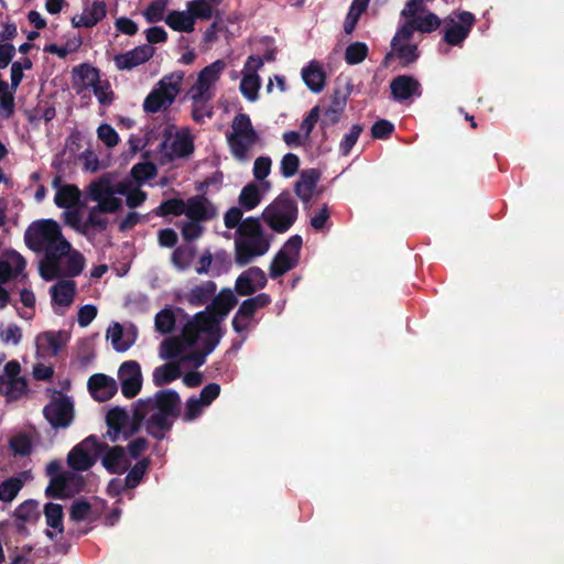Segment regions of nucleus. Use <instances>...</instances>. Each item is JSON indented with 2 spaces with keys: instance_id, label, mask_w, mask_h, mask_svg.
Instances as JSON below:
<instances>
[{
  "instance_id": "obj_49",
  "label": "nucleus",
  "mask_w": 564,
  "mask_h": 564,
  "mask_svg": "<svg viewBox=\"0 0 564 564\" xmlns=\"http://www.w3.org/2000/svg\"><path fill=\"white\" fill-rule=\"evenodd\" d=\"M100 213H106L104 209H96V206H93L89 209L87 219L84 221L83 235L87 236L91 228L97 229L98 231L106 230L108 226V220L99 216Z\"/></svg>"
},
{
  "instance_id": "obj_51",
  "label": "nucleus",
  "mask_w": 564,
  "mask_h": 564,
  "mask_svg": "<svg viewBox=\"0 0 564 564\" xmlns=\"http://www.w3.org/2000/svg\"><path fill=\"white\" fill-rule=\"evenodd\" d=\"M156 166L152 162H139L131 169V176L138 182L143 183L156 175Z\"/></svg>"
},
{
  "instance_id": "obj_24",
  "label": "nucleus",
  "mask_w": 564,
  "mask_h": 564,
  "mask_svg": "<svg viewBox=\"0 0 564 564\" xmlns=\"http://www.w3.org/2000/svg\"><path fill=\"white\" fill-rule=\"evenodd\" d=\"M129 422L128 412L120 408L115 406L110 409L106 415V423L108 426V436L112 442H116L119 438L122 429Z\"/></svg>"
},
{
  "instance_id": "obj_2",
  "label": "nucleus",
  "mask_w": 564,
  "mask_h": 564,
  "mask_svg": "<svg viewBox=\"0 0 564 564\" xmlns=\"http://www.w3.org/2000/svg\"><path fill=\"white\" fill-rule=\"evenodd\" d=\"M25 245L35 252L68 254L70 243L64 238L61 226L54 219L32 223L24 234Z\"/></svg>"
},
{
  "instance_id": "obj_27",
  "label": "nucleus",
  "mask_w": 564,
  "mask_h": 564,
  "mask_svg": "<svg viewBox=\"0 0 564 564\" xmlns=\"http://www.w3.org/2000/svg\"><path fill=\"white\" fill-rule=\"evenodd\" d=\"M181 367L176 362H166L154 369L152 380L155 387H163L181 377Z\"/></svg>"
},
{
  "instance_id": "obj_63",
  "label": "nucleus",
  "mask_w": 564,
  "mask_h": 564,
  "mask_svg": "<svg viewBox=\"0 0 564 564\" xmlns=\"http://www.w3.org/2000/svg\"><path fill=\"white\" fill-rule=\"evenodd\" d=\"M302 245H303L302 237L300 235H294V236H291L285 241V243L279 251L284 252V254L291 257L292 259H296V261L299 262Z\"/></svg>"
},
{
  "instance_id": "obj_12",
  "label": "nucleus",
  "mask_w": 564,
  "mask_h": 564,
  "mask_svg": "<svg viewBox=\"0 0 564 564\" xmlns=\"http://www.w3.org/2000/svg\"><path fill=\"white\" fill-rule=\"evenodd\" d=\"M72 486L75 487L76 492H79L84 487L83 477L74 471H64L63 475H57L50 479L48 486L45 489V496L52 499L68 498L67 489Z\"/></svg>"
},
{
  "instance_id": "obj_4",
  "label": "nucleus",
  "mask_w": 564,
  "mask_h": 564,
  "mask_svg": "<svg viewBox=\"0 0 564 564\" xmlns=\"http://www.w3.org/2000/svg\"><path fill=\"white\" fill-rule=\"evenodd\" d=\"M297 203L288 191L279 194L262 212L261 218L275 232H286L296 221Z\"/></svg>"
},
{
  "instance_id": "obj_32",
  "label": "nucleus",
  "mask_w": 564,
  "mask_h": 564,
  "mask_svg": "<svg viewBox=\"0 0 564 564\" xmlns=\"http://www.w3.org/2000/svg\"><path fill=\"white\" fill-rule=\"evenodd\" d=\"M192 322L198 327L202 333H212L221 329V321L208 308L198 312L194 315Z\"/></svg>"
},
{
  "instance_id": "obj_35",
  "label": "nucleus",
  "mask_w": 564,
  "mask_h": 564,
  "mask_svg": "<svg viewBox=\"0 0 564 564\" xmlns=\"http://www.w3.org/2000/svg\"><path fill=\"white\" fill-rule=\"evenodd\" d=\"M28 388L26 379H8L0 377V394L10 399H19Z\"/></svg>"
},
{
  "instance_id": "obj_62",
  "label": "nucleus",
  "mask_w": 564,
  "mask_h": 564,
  "mask_svg": "<svg viewBox=\"0 0 564 564\" xmlns=\"http://www.w3.org/2000/svg\"><path fill=\"white\" fill-rule=\"evenodd\" d=\"M97 135L108 148H113L119 143L117 131L108 123H102L98 127Z\"/></svg>"
},
{
  "instance_id": "obj_17",
  "label": "nucleus",
  "mask_w": 564,
  "mask_h": 564,
  "mask_svg": "<svg viewBox=\"0 0 564 564\" xmlns=\"http://www.w3.org/2000/svg\"><path fill=\"white\" fill-rule=\"evenodd\" d=\"M91 397L98 402L110 400L118 391V384L112 377L105 373L93 375L87 382Z\"/></svg>"
},
{
  "instance_id": "obj_52",
  "label": "nucleus",
  "mask_w": 564,
  "mask_h": 564,
  "mask_svg": "<svg viewBox=\"0 0 564 564\" xmlns=\"http://www.w3.org/2000/svg\"><path fill=\"white\" fill-rule=\"evenodd\" d=\"M23 486L21 479L11 477L6 479L0 485V500L4 502L12 501L19 494Z\"/></svg>"
},
{
  "instance_id": "obj_11",
  "label": "nucleus",
  "mask_w": 564,
  "mask_h": 564,
  "mask_svg": "<svg viewBox=\"0 0 564 564\" xmlns=\"http://www.w3.org/2000/svg\"><path fill=\"white\" fill-rule=\"evenodd\" d=\"M121 383V393L127 399L134 398L142 388L141 367L135 360H128L121 364L118 370Z\"/></svg>"
},
{
  "instance_id": "obj_6",
  "label": "nucleus",
  "mask_w": 564,
  "mask_h": 564,
  "mask_svg": "<svg viewBox=\"0 0 564 564\" xmlns=\"http://www.w3.org/2000/svg\"><path fill=\"white\" fill-rule=\"evenodd\" d=\"M115 194V187L108 176L93 181L87 191L89 199L98 203L96 209H104L109 214L118 212L122 206L121 199Z\"/></svg>"
},
{
  "instance_id": "obj_30",
  "label": "nucleus",
  "mask_w": 564,
  "mask_h": 564,
  "mask_svg": "<svg viewBox=\"0 0 564 564\" xmlns=\"http://www.w3.org/2000/svg\"><path fill=\"white\" fill-rule=\"evenodd\" d=\"M227 140L231 154L239 161L248 160L249 149L257 142L251 141L250 137H241L237 134H229Z\"/></svg>"
},
{
  "instance_id": "obj_1",
  "label": "nucleus",
  "mask_w": 564,
  "mask_h": 564,
  "mask_svg": "<svg viewBox=\"0 0 564 564\" xmlns=\"http://www.w3.org/2000/svg\"><path fill=\"white\" fill-rule=\"evenodd\" d=\"M272 236L267 235L257 217H247L240 224L235 238V261L245 267L270 249Z\"/></svg>"
},
{
  "instance_id": "obj_16",
  "label": "nucleus",
  "mask_w": 564,
  "mask_h": 564,
  "mask_svg": "<svg viewBox=\"0 0 564 564\" xmlns=\"http://www.w3.org/2000/svg\"><path fill=\"white\" fill-rule=\"evenodd\" d=\"M153 54L154 48L149 44H143L126 53L117 54L113 61L118 69L130 70L148 62Z\"/></svg>"
},
{
  "instance_id": "obj_20",
  "label": "nucleus",
  "mask_w": 564,
  "mask_h": 564,
  "mask_svg": "<svg viewBox=\"0 0 564 564\" xmlns=\"http://www.w3.org/2000/svg\"><path fill=\"white\" fill-rule=\"evenodd\" d=\"M319 177L321 173L316 169L304 170L300 174V178L294 184V192L303 203L311 200Z\"/></svg>"
},
{
  "instance_id": "obj_10",
  "label": "nucleus",
  "mask_w": 564,
  "mask_h": 564,
  "mask_svg": "<svg viewBox=\"0 0 564 564\" xmlns=\"http://www.w3.org/2000/svg\"><path fill=\"white\" fill-rule=\"evenodd\" d=\"M457 22L451 19L444 29V41L452 46H459L469 35L476 18L471 12L458 11L456 13Z\"/></svg>"
},
{
  "instance_id": "obj_54",
  "label": "nucleus",
  "mask_w": 564,
  "mask_h": 564,
  "mask_svg": "<svg viewBox=\"0 0 564 564\" xmlns=\"http://www.w3.org/2000/svg\"><path fill=\"white\" fill-rule=\"evenodd\" d=\"M25 268V261L17 254L15 268H12L8 261L0 260V284L7 283L13 276L19 275Z\"/></svg>"
},
{
  "instance_id": "obj_34",
  "label": "nucleus",
  "mask_w": 564,
  "mask_h": 564,
  "mask_svg": "<svg viewBox=\"0 0 564 564\" xmlns=\"http://www.w3.org/2000/svg\"><path fill=\"white\" fill-rule=\"evenodd\" d=\"M196 254V248L191 245H183L175 248L172 253V263L181 271L188 269Z\"/></svg>"
},
{
  "instance_id": "obj_25",
  "label": "nucleus",
  "mask_w": 564,
  "mask_h": 564,
  "mask_svg": "<svg viewBox=\"0 0 564 564\" xmlns=\"http://www.w3.org/2000/svg\"><path fill=\"white\" fill-rule=\"evenodd\" d=\"M52 302L59 306H69L76 293V283L73 280H62L50 290Z\"/></svg>"
},
{
  "instance_id": "obj_8",
  "label": "nucleus",
  "mask_w": 564,
  "mask_h": 564,
  "mask_svg": "<svg viewBox=\"0 0 564 564\" xmlns=\"http://www.w3.org/2000/svg\"><path fill=\"white\" fill-rule=\"evenodd\" d=\"M138 402L147 412L156 409L158 412L171 415L173 419L181 414V397L175 390H159L153 398L140 399Z\"/></svg>"
},
{
  "instance_id": "obj_64",
  "label": "nucleus",
  "mask_w": 564,
  "mask_h": 564,
  "mask_svg": "<svg viewBox=\"0 0 564 564\" xmlns=\"http://www.w3.org/2000/svg\"><path fill=\"white\" fill-rule=\"evenodd\" d=\"M204 404L196 397H191L185 404V412L183 414V421L192 422L197 419L203 411Z\"/></svg>"
},
{
  "instance_id": "obj_58",
  "label": "nucleus",
  "mask_w": 564,
  "mask_h": 564,
  "mask_svg": "<svg viewBox=\"0 0 564 564\" xmlns=\"http://www.w3.org/2000/svg\"><path fill=\"white\" fill-rule=\"evenodd\" d=\"M256 312H257V308L251 304V302L248 299L245 300L240 304L236 315L232 318L231 324H232L234 330L238 334H241L242 327H239V321L241 319V317H247L249 321H251L253 318Z\"/></svg>"
},
{
  "instance_id": "obj_26",
  "label": "nucleus",
  "mask_w": 564,
  "mask_h": 564,
  "mask_svg": "<svg viewBox=\"0 0 564 564\" xmlns=\"http://www.w3.org/2000/svg\"><path fill=\"white\" fill-rule=\"evenodd\" d=\"M165 23L174 31L191 33L195 29V22L189 10H173L164 19Z\"/></svg>"
},
{
  "instance_id": "obj_33",
  "label": "nucleus",
  "mask_w": 564,
  "mask_h": 564,
  "mask_svg": "<svg viewBox=\"0 0 564 564\" xmlns=\"http://www.w3.org/2000/svg\"><path fill=\"white\" fill-rule=\"evenodd\" d=\"M297 263L296 259H292L284 254V252L278 251L270 265V276L272 279H278L284 275L288 271L294 269Z\"/></svg>"
},
{
  "instance_id": "obj_31",
  "label": "nucleus",
  "mask_w": 564,
  "mask_h": 564,
  "mask_svg": "<svg viewBox=\"0 0 564 564\" xmlns=\"http://www.w3.org/2000/svg\"><path fill=\"white\" fill-rule=\"evenodd\" d=\"M65 256L53 251L45 253V259L40 264V274L45 281H52L58 276L59 260Z\"/></svg>"
},
{
  "instance_id": "obj_19",
  "label": "nucleus",
  "mask_w": 564,
  "mask_h": 564,
  "mask_svg": "<svg viewBox=\"0 0 564 564\" xmlns=\"http://www.w3.org/2000/svg\"><path fill=\"white\" fill-rule=\"evenodd\" d=\"M102 453L101 464L109 474L121 475L129 469L131 463L122 446H108V448H105Z\"/></svg>"
},
{
  "instance_id": "obj_57",
  "label": "nucleus",
  "mask_w": 564,
  "mask_h": 564,
  "mask_svg": "<svg viewBox=\"0 0 564 564\" xmlns=\"http://www.w3.org/2000/svg\"><path fill=\"white\" fill-rule=\"evenodd\" d=\"M362 132V126L359 123L352 124L350 131L346 133L339 143V152L343 156L350 154L354 145L357 143Z\"/></svg>"
},
{
  "instance_id": "obj_7",
  "label": "nucleus",
  "mask_w": 564,
  "mask_h": 564,
  "mask_svg": "<svg viewBox=\"0 0 564 564\" xmlns=\"http://www.w3.org/2000/svg\"><path fill=\"white\" fill-rule=\"evenodd\" d=\"M225 67V62L217 59L198 73L197 80L191 89L193 102L209 101L212 99L209 88L219 79Z\"/></svg>"
},
{
  "instance_id": "obj_3",
  "label": "nucleus",
  "mask_w": 564,
  "mask_h": 564,
  "mask_svg": "<svg viewBox=\"0 0 564 564\" xmlns=\"http://www.w3.org/2000/svg\"><path fill=\"white\" fill-rule=\"evenodd\" d=\"M184 77L185 73L183 70L164 75L144 98V112L156 113L167 110L181 93Z\"/></svg>"
},
{
  "instance_id": "obj_23",
  "label": "nucleus",
  "mask_w": 564,
  "mask_h": 564,
  "mask_svg": "<svg viewBox=\"0 0 564 564\" xmlns=\"http://www.w3.org/2000/svg\"><path fill=\"white\" fill-rule=\"evenodd\" d=\"M303 82L313 93H321L325 87V72L316 61H311L301 72Z\"/></svg>"
},
{
  "instance_id": "obj_28",
  "label": "nucleus",
  "mask_w": 564,
  "mask_h": 564,
  "mask_svg": "<svg viewBox=\"0 0 564 564\" xmlns=\"http://www.w3.org/2000/svg\"><path fill=\"white\" fill-rule=\"evenodd\" d=\"M217 285L214 281H206L194 286L187 294V301L191 305L200 306L206 304L216 292Z\"/></svg>"
},
{
  "instance_id": "obj_14",
  "label": "nucleus",
  "mask_w": 564,
  "mask_h": 564,
  "mask_svg": "<svg viewBox=\"0 0 564 564\" xmlns=\"http://www.w3.org/2000/svg\"><path fill=\"white\" fill-rule=\"evenodd\" d=\"M194 138L189 130L185 128L175 132L174 139L169 142L167 149L159 151L167 161H173L175 159L188 158L194 153Z\"/></svg>"
},
{
  "instance_id": "obj_50",
  "label": "nucleus",
  "mask_w": 564,
  "mask_h": 564,
  "mask_svg": "<svg viewBox=\"0 0 564 564\" xmlns=\"http://www.w3.org/2000/svg\"><path fill=\"white\" fill-rule=\"evenodd\" d=\"M368 51L364 42L351 43L345 50V61L348 65L360 64L367 57Z\"/></svg>"
},
{
  "instance_id": "obj_18",
  "label": "nucleus",
  "mask_w": 564,
  "mask_h": 564,
  "mask_svg": "<svg viewBox=\"0 0 564 564\" xmlns=\"http://www.w3.org/2000/svg\"><path fill=\"white\" fill-rule=\"evenodd\" d=\"M68 340L69 334L66 332H44L36 336V347L43 356L55 357Z\"/></svg>"
},
{
  "instance_id": "obj_61",
  "label": "nucleus",
  "mask_w": 564,
  "mask_h": 564,
  "mask_svg": "<svg viewBox=\"0 0 564 564\" xmlns=\"http://www.w3.org/2000/svg\"><path fill=\"white\" fill-rule=\"evenodd\" d=\"M299 167H300V159L296 154L288 153L282 158L280 170H281V174L284 177L289 178V177L294 176L297 173Z\"/></svg>"
},
{
  "instance_id": "obj_42",
  "label": "nucleus",
  "mask_w": 564,
  "mask_h": 564,
  "mask_svg": "<svg viewBox=\"0 0 564 564\" xmlns=\"http://www.w3.org/2000/svg\"><path fill=\"white\" fill-rule=\"evenodd\" d=\"M150 467V458L144 457L132 466L126 476V486L129 489H134L142 481L147 470Z\"/></svg>"
},
{
  "instance_id": "obj_46",
  "label": "nucleus",
  "mask_w": 564,
  "mask_h": 564,
  "mask_svg": "<svg viewBox=\"0 0 564 564\" xmlns=\"http://www.w3.org/2000/svg\"><path fill=\"white\" fill-rule=\"evenodd\" d=\"M155 328L163 335L171 334L175 328V314L172 308L165 307L155 315Z\"/></svg>"
},
{
  "instance_id": "obj_37",
  "label": "nucleus",
  "mask_w": 564,
  "mask_h": 564,
  "mask_svg": "<svg viewBox=\"0 0 564 564\" xmlns=\"http://www.w3.org/2000/svg\"><path fill=\"white\" fill-rule=\"evenodd\" d=\"M44 516L47 527L57 530L59 533L64 531L63 524V507L58 503L47 502L44 505Z\"/></svg>"
},
{
  "instance_id": "obj_40",
  "label": "nucleus",
  "mask_w": 564,
  "mask_h": 564,
  "mask_svg": "<svg viewBox=\"0 0 564 564\" xmlns=\"http://www.w3.org/2000/svg\"><path fill=\"white\" fill-rule=\"evenodd\" d=\"M9 446L15 456L24 457L32 453L33 442L28 433L20 432L10 438Z\"/></svg>"
},
{
  "instance_id": "obj_5",
  "label": "nucleus",
  "mask_w": 564,
  "mask_h": 564,
  "mask_svg": "<svg viewBox=\"0 0 564 564\" xmlns=\"http://www.w3.org/2000/svg\"><path fill=\"white\" fill-rule=\"evenodd\" d=\"M105 448L106 443L99 442L96 435H89L79 444L74 446L67 455V464L75 471H86L90 469Z\"/></svg>"
},
{
  "instance_id": "obj_48",
  "label": "nucleus",
  "mask_w": 564,
  "mask_h": 564,
  "mask_svg": "<svg viewBox=\"0 0 564 564\" xmlns=\"http://www.w3.org/2000/svg\"><path fill=\"white\" fill-rule=\"evenodd\" d=\"M186 349L184 341L180 337H169L161 344V356L165 359H175Z\"/></svg>"
},
{
  "instance_id": "obj_56",
  "label": "nucleus",
  "mask_w": 564,
  "mask_h": 564,
  "mask_svg": "<svg viewBox=\"0 0 564 564\" xmlns=\"http://www.w3.org/2000/svg\"><path fill=\"white\" fill-rule=\"evenodd\" d=\"M412 20L415 24L416 31L422 33H431L441 25L440 18L433 12H429L423 17L416 15Z\"/></svg>"
},
{
  "instance_id": "obj_47",
  "label": "nucleus",
  "mask_w": 564,
  "mask_h": 564,
  "mask_svg": "<svg viewBox=\"0 0 564 564\" xmlns=\"http://www.w3.org/2000/svg\"><path fill=\"white\" fill-rule=\"evenodd\" d=\"M260 77L258 74H243L240 82L241 94L250 101H256L259 97Z\"/></svg>"
},
{
  "instance_id": "obj_21",
  "label": "nucleus",
  "mask_w": 564,
  "mask_h": 564,
  "mask_svg": "<svg viewBox=\"0 0 564 564\" xmlns=\"http://www.w3.org/2000/svg\"><path fill=\"white\" fill-rule=\"evenodd\" d=\"M237 303V296L230 289H221L206 307L223 322Z\"/></svg>"
},
{
  "instance_id": "obj_53",
  "label": "nucleus",
  "mask_w": 564,
  "mask_h": 564,
  "mask_svg": "<svg viewBox=\"0 0 564 564\" xmlns=\"http://www.w3.org/2000/svg\"><path fill=\"white\" fill-rule=\"evenodd\" d=\"M167 7V0H154L149 3L143 12L148 23H156L164 20V12Z\"/></svg>"
},
{
  "instance_id": "obj_44",
  "label": "nucleus",
  "mask_w": 564,
  "mask_h": 564,
  "mask_svg": "<svg viewBox=\"0 0 564 564\" xmlns=\"http://www.w3.org/2000/svg\"><path fill=\"white\" fill-rule=\"evenodd\" d=\"M395 56L400 59L403 67H406L417 61L420 57L419 48L416 44H398L391 46Z\"/></svg>"
},
{
  "instance_id": "obj_59",
  "label": "nucleus",
  "mask_w": 564,
  "mask_h": 564,
  "mask_svg": "<svg viewBox=\"0 0 564 564\" xmlns=\"http://www.w3.org/2000/svg\"><path fill=\"white\" fill-rule=\"evenodd\" d=\"M90 512H91V505L85 499H79V500H75L72 503L70 510H69V517H70V520L79 522V521H84V520L88 519Z\"/></svg>"
},
{
  "instance_id": "obj_22",
  "label": "nucleus",
  "mask_w": 564,
  "mask_h": 564,
  "mask_svg": "<svg viewBox=\"0 0 564 564\" xmlns=\"http://www.w3.org/2000/svg\"><path fill=\"white\" fill-rule=\"evenodd\" d=\"M173 420L171 415L155 412L147 420L145 430L152 437L162 441L165 434L172 430Z\"/></svg>"
},
{
  "instance_id": "obj_45",
  "label": "nucleus",
  "mask_w": 564,
  "mask_h": 564,
  "mask_svg": "<svg viewBox=\"0 0 564 564\" xmlns=\"http://www.w3.org/2000/svg\"><path fill=\"white\" fill-rule=\"evenodd\" d=\"M186 204L182 198H170L163 200L155 209L156 216L165 217L167 215L181 216L185 215Z\"/></svg>"
},
{
  "instance_id": "obj_55",
  "label": "nucleus",
  "mask_w": 564,
  "mask_h": 564,
  "mask_svg": "<svg viewBox=\"0 0 564 564\" xmlns=\"http://www.w3.org/2000/svg\"><path fill=\"white\" fill-rule=\"evenodd\" d=\"M93 88L94 95L97 97L98 102L104 106H110L115 100V93L111 89L109 80H99Z\"/></svg>"
},
{
  "instance_id": "obj_43",
  "label": "nucleus",
  "mask_w": 564,
  "mask_h": 564,
  "mask_svg": "<svg viewBox=\"0 0 564 564\" xmlns=\"http://www.w3.org/2000/svg\"><path fill=\"white\" fill-rule=\"evenodd\" d=\"M73 72L78 76L85 88L94 87L101 79L100 70L87 63L75 67Z\"/></svg>"
},
{
  "instance_id": "obj_13",
  "label": "nucleus",
  "mask_w": 564,
  "mask_h": 564,
  "mask_svg": "<svg viewBox=\"0 0 564 564\" xmlns=\"http://www.w3.org/2000/svg\"><path fill=\"white\" fill-rule=\"evenodd\" d=\"M392 99L398 102L422 96L421 83L412 75H398L390 82Z\"/></svg>"
},
{
  "instance_id": "obj_60",
  "label": "nucleus",
  "mask_w": 564,
  "mask_h": 564,
  "mask_svg": "<svg viewBox=\"0 0 564 564\" xmlns=\"http://www.w3.org/2000/svg\"><path fill=\"white\" fill-rule=\"evenodd\" d=\"M394 131V124L387 119L377 120L371 127V137L373 139L386 140Z\"/></svg>"
},
{
  "instance_id": "obj_39",
  "label": "nucleus",
  "mask_w": 564,
  "mask_h": 564,
  "mask_svg": "<svg viewBox=\"0 0 564 564\" xmlns=\"http://www.w3.org/2000/svg\"><path fill=\"white\" fill-rule=\"evenodd\" d=\"M40 516L39 502L33 499L23 501L14 510V517L22 522H35L39 520Z\"/></svg>"
},
{
  "instance_id": "obj_41",
  "label": "nucleus",
  "mask_w": 564,
  "mask_h": 564,
  "mask_svg": "<svg viewBox=\"0 0 564 564\" xmlns=\"http://www.w3.org/2000/svg\"><path fill=\"white\" fill-rule=\"evenodd\" d=\"M231 127L234 130L231 134L250 137L251 141L258 140L257 131L253 129L251 119L247 113H238L235 116Z\"/></svg>"
},
{
  "instance_id": "obj_29",
  "label": "nucleus",
  "mask_w": 564,
  "mask_h": 564,
  "mask_svg": "<svg viewBox=\"0 0 564 564\" xmlns=\"http://www.w3.org/2000/svg\"><path fill=\"white\" fill-rule=\"evenodd\" d=\"M80 198V191L76 185H62L55 194L54 203L59 208H72L76 206Z\"/></svg>"
},
{
  "instance_id": "obj_9",
  "label": "nucleus",
  "mask_w": 564,
  "mask_h": 564,
  "mask_svg": "<svg viewBox=\"0 0 564 564\" xmlns=\"http://www.w3.org/2000/svg\"><path fill=\"white\" fill-rule=\"evenodd\" d=\"M43 414L54 429H66L74 417V404L68 397L52 400L44 406Z\"/></svg>"
},
{
  "instance_id": "obj_38",
  "label": "nucleus",
  "mask_w": 564,
  "mask_h": 564,
  "mask_svg": "<svg viewBox=\"0 0 564 564\" xmlns=\"http://www.w3.org/2000/svg\"><path fill=\"white\" fill-rule=\"evenodd\" d=\"M187 9L189 10L193 20H209L213 17L219 18V11L212 8L208 0H192L187 2Z\"/></svg>"
},
{
  "instance_id": "obj_15",
  "label": "nucleus",
  "mask_w": 564,
  "mask_h": 564,
  "mask_svg": "<svg viewBox=\"0 0 564 564\" xmlns=\"http://www.w3.org/2000/svg\"><path fill=\"white\" fill-rule=\"evenodd\" d=\"M185 216L194 221H208L217 216V209L205 194L189 197L186 202Z\"/></svg>"
},
{
  "instance_id": "obj_36",
  "label": "nucleus",
  "mask_w": 564,
  "mask_h": 564,
  "mask_svg": "<svg viewBox=\"0 0 564 564\" xmlns=\"http://www.w3.org/2000/svg\"><path fill=\"white\" fill-rule=\"evenodd\" d=\"M262 199L259 186L256 183H248L240 192L238 202L246 209L256 208Z\"/></svg>"
}]
</instances>
